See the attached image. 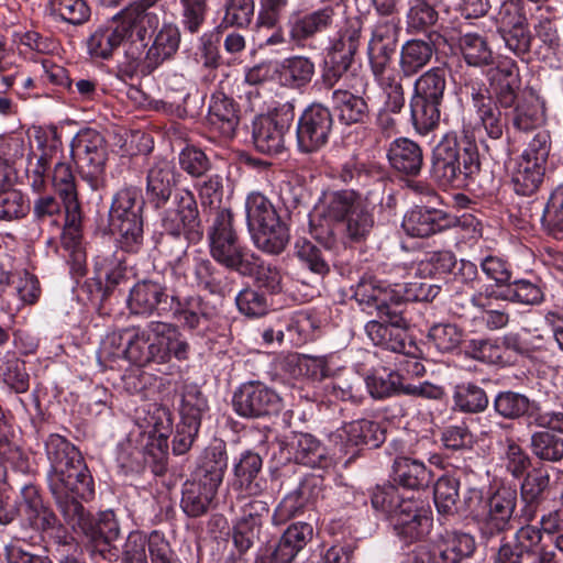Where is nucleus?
Returning <instances> with one entry per match:
<instances>
[{
	"instance_id": "c85d7f7f",
	"label": "nucleus",
	"mask_w": 563,
	"mask_h": 563,
	"mask_svg": "<svg viewBox=\"0 0 563 563\" xmlns=\"http://www.w3.org/2000/svg\"><path fill=\"white\" fill-rule=\"evenodd\" d=\"M176 294L174 289H168L163 277L145 278L130 289L126 305L135 316L167 317L173 312Z\"/></svg>"
},
{
	"instance_id": "bb28decb",
	"label": "nucleus",
	"mask_w": 563,
	"mask_h": 563,
	"mask_svg": "<svg viewBox=\"0 0 563 563\" xmlns=\"http://www.w3.org/2000/svg\"><path fill=\"white\" fill-rule=\"evenodd\" d=\"M386 427L383 422L361 418L345 423L335 435V448L346 456L345 464L354 462L362 452L379 448L386 441Z\"/></svg>"
},
{
	"instance_id": "39448f33",
	"label": "nucleus",
	"mask_w": 563,
	"mask_h": 563,
	"mask_svg": "<svg viewBox=\"0 0 563 563\" xmlns=\"http://www.w3.org/2000/svg\"><path fill=\"white\" fill-rule=\"evenodd\" d=\"M336 177L351 189L329 194L324 218L339 228L345 250V245L364 244L374 230L375 208L358 191L371 185L374 173L366 163L350 158L340 166Z\"/></svg>"
},
{
	"instance_id": "f03ea898",
	"label": "nucleus",
	"mask_w": 563,
	"mask_h": 563,
	"mask_svg": "<svg viewBox=\"0 0 563 563\" xmlns=\"http://www.w3.org/2000/svg\"><path fill=\"white\" fill-rule=\"evenodd\" d=\"M336 16V8L332 4L294 11L287 16L285 29L266 36L260 47L287 44L298 49L314 48L313 43L320 36L336 27L329 37L321 66L322 84L332 89L353 66L364 29L360 15L346 16L340 26Z\"/></svg>"
},
{
	"instance_id": "393cba45",
	"label": "nucleus",
	"mask_w": 563,
	"mask_h": 563,
	"mask_svg": "<svg viewBox=\"0 0 563 563\" xmlns=\"http://www.w3.org/2000/svg\"><path fill=\"white\" fill-rule=\"evenodd\" d=\"M280 454L285 459L282 467L276 466L273 475H286L296 465L311 468H328L332 459L327 446L316 435L308 432H292L280 442Z\"/></svg>"
},
{
	"instance_id": "1a4fd4ad",
	"label": "nucleus",
	"mask_w": 563,
	"mask_h": 563,
	"mask_svg": "<svg viewBox=\"0 0 563 563\" xmlns=\"http://www.w3.org/2000/svg\"><path fill=\"white\" fill-rule=\"evenodd\" d=\"M140 333L130 343V354L139 367L162 365L165 369L159 371L172 375L180 369L173 361L184 363L190 358L191 344L177 323L150 321Z\"/></svg>"
},
{
	"instance_id": "f704fd0d",
	"label": "nucleus",
	"mask_w": 563,
	"mask_h": 563,
	"mask_svg": "<svg viewBox=\"0 0 563 563\" xmlns=\"http://www.w3.org/2000/svg\"><path fill=\"white\" fill-rule=\"evenodd\" d=\"M476 550L475 537L457 529L440 532L429 548L433 563H462L471 559Z\"/></svg>"
},
{
	"instance_id": "a211bd4d",
	"label": "nucleus",
	"mask_w": 563,
	"mask_h": 563,
	"mask_svg": "<svg viewBox=\"0 0 563 563\" xmlns=\"http://www.w3.org/2000/svg\"><path fill=\"white\" fill-rule=\"evenodd\" d=\"M195 183L194 187L198 192L201 205L208 208L206 235L209 245V252L216 244L221 242L222 234L229 230L239 234L235 223L234 213L231 208L222 207L224 195V178L220 174L206 175Z\"/></svg>"
},
{
	"instance_id": "338daca9",
	"label": "nucleus",
	"mask_w": 563,
	"mask_h": 563,
	"mask_svg": "<svg viewBox=\"0 0 563 563\" xmlns=\"http://www.w3.org/2000/svg\"><path fill=\"white\" fill-rule=\"evenodd\" d=\"M459 46L468 66L486 67L494 64V53L485 36L472 32L462 34Z\"/></svg>"
},
{
	"instance_id": "69168bd1",
	"label": "nucleus",
	"mask_w": 563,
	"mask_h": 563,
	"mask_svg": "<svg viewBox=\"0 0 563 563\" xmlns=\"http://www.w3.org/2000/svg\"><path fill=\"white\" fill-rule=\"evenodd\" d=\"M445 90L446 70L444 67L435 66L416 79L411 96L443 103Z\"/></svg>"
},
{
	"instance_id": "9b49d317",
	"label": "nucleus",
	"mask_w": 563,
	"mask_h": 563,
	"mask_svg": "<svg viewBox=\"0 0 563 563\" xmlns=\"http://www.w3.org/2000/svg\"><path fill=\"white\" fill-rule=\"evenodd\" d=\"M222 234L210 252L211 257L229 271L236 272L244 277H253V287L273 299L282 292V274L279 269L266 264L253 253L243 242L240 234L230 230Z\"/></svg>"
},
{
	"instance_id": "864d4df0",
	"label": "nucleus",
	"mask_w": 563,
	"mask_h": 563,
	"mask_svg": "<svg viewBox=\"0 0 563 563\" xmlns=\"http://www.w3.org/2000/svg\"><path fill=\"white\" fill-rule=\"evenodd\" d=\"M547 284L537 275L512 278L505 295L508 302L521 306H539L545 301Z\"/></svg>"
},
{
	"instance_id": "4468645a",
	"label": "nucleus",
	"mask_w": 563,
	"mask_h": 563,
	"mask_svg": "<svg viewBox=\"0 0 563 563\" xmlns=\"http://www.w3.org/2000/svg\"><path fill=\"white\" fill-rule=\"evenodd\" d=\"M377 320H371L365 325V332L374 345L384 350L402 354L408 361L409 373L423 375L424 366L418 361L420 347L408 333V322L404 317V302H391L385 310L378 312Z\"/></svg>"
},
{
	"instance_id": "5701e85b",
	"label": "nucleus",
	"mask_w": 563,
	"mask_h": 563,
	"mask_svg": "<svg viewBox=\"0 0 563 563\" xmlns=\"http://www.w3.org/2000/svg\"><path fill=\"white\" fill-rule=\"evenodd\" d=\"M295 103H278L266 114L255 117L252 122V140L255 148L266 155H278L285 151V135L295 120Z\"/></svg>"
},
{
	"instance_id": "a878e982",
	"label": "nucleus",
	"mask_w": 563,
	"mask_h": 563,
	"mask_svg": "<svg viewBox=\"0 0 563 563\" xmlns=\"http://www.w3.org/2000/svg\"><path fill=\"white\" fill-rule=\"evenodd\" d=\"M233 411L245 419H265L277 416L284 408L283 398L260 380L241 384L232 396Z\"/></svg>"
},
{
	"instance_id": "79ce46f5",
	"label": "nucleus",
	"mask_w": 563,
	"mask_h": 563,
	"mask_svg": "<svg viewBox=\"0 0 563 563\" xmlns=\"http://www.w3.org/2000/svg\"><path fill=\"white\" fill-rule=\"evenodd\" d=\"M394 484L408 490H420L427 488L432 479L433 473L423 461L407 455H397L391 465Z\"/></svg>"
},
{
	"instance_id": "4c0bfd02",
	"label": "nucleus",
	"mask_w": 563,
	"mask_h": 563,
	"mask_svg": "<svg viewBox=\"0 0 563 563\" xmlns=\"http://www.w3.org/2000/svg\"><path fill=\"white\" fill-rule=\"evenodd\" d=\"M240 104L222 91L210 97L207 123L212 132L223 139H233L240 124Z\"/></svg>"
},
{
	"instance_id": "aec40b11",
	"label": "nucleus",
	"mask_w": 563,
	"mask_h": 563,
	"mask_svg": "<svg viewBox=\"0 0 563 563\" xmlns=\"http://www.w3.org/2000/svg\"><path fill=\"white\" fill-rule=\"evenodd\" d=\"M496 29L509 52L527 64L532 60L533 34L523 0H505L501 3L496 16Z\"/></svg>"
},
{
	"instance_id": "052dcab7",
	"label": "nucleus",
	"mask_w": 563,
	"mask_h": 563,
	"mask_svg": "<svg viewBox=\"0 0 563 563\" xmlns=\"http://www.w3.org/2000/svg\"><path fill=\"white\" fill-rule=\"evenodd\" d=\"M222 14L217 25L222 30L229 27L247 29L255 18V0H218Z\"/></svg>"
},
{
	"instance_id": "ea45409f",
	"label": "nucleus",
	"mask_w": 563,
	"mask_h": 563,
	"mask_svg": "<svg viewBox=\"0 0 563 563\" xmlns=\"http://www.w3.org/2000/svg\"><path fill=\"white\" fill-rule=\"evenodd\" d=\"M386 156L391 169L402 177H417L422 170V147L411 139L400 136L393 140Z\"/></svg>"
},
{
	"instance_id": "cd10ccee",
	"label": "nucleus",
	"mask_w": 563,
	"mask_h": 563,
	"mask_svg": "<svg viewBox=\"0 0 563 563\" xmlns=\"http://www.w3.org/2000/svg\"><path fill=\"white\" fill-rule=\"evenodd\" d=\"M143 40L135 76L152 75L166 60L172 59L180 45V31L176 23L164 21Z\"/></svg>"
},
{
	"instance_id": "680f3d73",
	"label": "nucleus",
	"mask_w": 563,
	"mask_h": 563,
	"mask_svg": "<svg viewBox=\"0 0 563 563\" xmlns=\"http://www.w3.org/2000/svg\"><path fill=\"white\" fill-rule=\"evenodd\" d=\"M540 223L547 235L563 240V181L550 191Z\"/></svg>"
},
{
	"instance_id": "2eb2a0df",
	"label": "nucleus",
	"mask_w": 563,
	"mask_h": 563,
	"mask_svg": "<svg viewBox=\"0 0 563 563\" xmlns=\"http://www.w3.org/2000/svg\"><path fill=\"white\" fill-rule=\"evenodd\" d=\"M180 328L191 334L206 339L210 352L221 353L229 343L225 329L213 333L216 307L200 295L179 296L176 294L174 309L170 314Z\"/></svg>"
},
{
	"instance_id": "a19ab883",
	"label": "nucleus",
	"mask_w": 563,
	"mask_h": 563,
	"mask_svg": "<svg viewBox=\"0 0 563 563\" xmlns=\"http://www.w3.org/2000/svg\"><path fill=\"white\" fill-rule=\"evenodd\" d=\"M228 462L227 443L221 439H213L200 453L192 477L219 488L228 470Z\"/></svg>"
},
{
	"instance_id": "5fc2aeb1",
	"label": "nucleus",
	"mask_w": 563,
	"mask_h": 563,
	"mask_svg": "<svg viewBox=\"0 0 563 563\" xmlns=\"http://www.w3.org/2000/svg\"><path fill=\"white\" fill-rule=\"evenodd\" d=\"M444 0H410L406 12V30L409 34L426 33L429 35L431 29L439 21L437 8Z\"/></svg>"
},
{
	"instance_id": "6ab92c4d",
	"label": "nucleus",
	"mask_w": 563,
	"mask_h": 563,
	"mask_svg": "<svg viewBox=\"0 0 563 563\" xmlns=\"http://www.w3.org/2000/svg\"><path fill=\"white\" fill-rule=\"evenodd\" d=\"M518 489L516 485L500 484L486 497L482 517L477 519L478 533L482 541L488 543L512 528V521L518 518Z\"/></svg>"
},
{
	"instance_id": "de8ad7c7",
	"label": "nucleus",
	"mask_w": 563,
	"mask_h": 563,
	"mask_svg": "<svg viewBox=\"0 0 563 563\" xmlns=\"http://www.w3.org/2000/svg\"><path fill=\"white\" fill-rule=\"evenodd\" d=\"M162 0H134L118 11V16L123 18L134 30L137 40L143 41L146 35L159 26V15L155 11Z\"/></svg>"
},
{
	"instance_id": "f257e3e1",
	"label": "nucleus",
	"mask_w": 563,
	"mask_h": 563,
	"mask_svg": "<svg viewBox=\"0 0 563 563\" xmlns=\"http://www.w3.org/2000/svg\"><path fill=\"white\" fill-rule=\"evenodd\" d=\"M49 463L47 485L66 525L85 539L89 555L108 562L151 563V548L162 531L133 530L122 549L113 544L120 537V525L113 510L92 515L85 504L96 495L95 479L80 450L65 437L52 433L45 440Z\"/></svg>"
},
{
	"instance_id": "49530a36",
	"label": "nucleus",
	"mask_w": 563,
	"mask_h": 563,
	"mask_svg": "<svg viewBox=\"0 0 563 563\" xmlns=\"http://www.w3.org/2000/svg\"><path fill=\"white\" fill-rule=\"evenodd\" d=\"M353 298L362 307V310L376 314L391 302H402L393 291H387L379 285V280L369 274H364L353 289Z\"/></svg>"
},
{
	"instance_id": "8fccbe9b",
	"label": "nucleus",
	"mask_w": 563,
	"mask_h": 563,
	"mask_svg": "<svg viewBox=\"0 0 563 563\" xmlns=\"http://www.w3.org/2000/svg\"><path fill=\"white\" fill-rule=\"evenodd\" d=\"M249 232L256 249L269 255L282 254L290 240V229L283 217Z\"/></svg>"
},
{
	"instance_id": "c9c22d12",
	"label": "nucleus",
	"mask_w": 563,
	"mask_h": 563,
	"mask_svg": "<svg viewBox=\"0 0 563 563\" xmlns=\"http://www.w3.org/2000/svg\"><path fill=\"white\" fill-rule=\"evenodd\" d=\"M263 459L253 450H245L232 464L234 490L246 495L260 496L266 489V479L262 475Z\"/></svg>"
},
{
	"instance_id": "4d7b16f0",
	"label": "nucleus",
	"mask_w": 563,
	"mask_h": 563,
	"mask_svg": "<svg viewBox=\"0 0 563 563\" xmlns=\"http://www.w3.org/2000/svg\"><path fill=\"white\" fill-rule=\"evenodd\" d=\"M442 106L437 101L410 97V121L418 134L424 136L439 128Z\"/></svg>"
},
{
	"instance_id": "7c9ffc66",
	"label": "nucleus",
	"mask_w": 563,
	"mask_h": 563,
	"mask_svg": "<svg viewBox=\"0 0 563 563\" xmlns=\"http://www.w3.org/2000/svg\"><path fill=\"white\" fill-rule=\"evenodd\" d=\"M472 221V217L460 220L456 216L442 209L429 206H415L405 213L401 228L410 238L428 239L451 230L460 225L461 222L468 224Z\"/></svg>"
},
{
	"instance_id": "f3484780",
	"label": "nucleus",
	"mask_w": 563,
	"mask_h": 563,
	"mask_svg": "<svg viewBox=\"0 0 563 563\" xmlns=\"http://www.w3.org/2000/svg\"><path fill=\"white\" fill-rule=\"evenodd\" d=\"M70 156L81 179L92 190L104 186L108 146L99 131L92 128L80 129L70 142Z\"/></svg>"
},
{
	"instance_id": "a18cd8bd",
	"label": "nucleus",
	"mask_w": 563,
	"mask_h": 563,
	"mask_svg": "<svg viewBox=\"0 0 563 563\" xmlns=\"http://www.w3.org/2000/svg\"><path fill=\"white\" fill-rule=\"evenodd\" d=\"M217 487L191 477L181 488L180 508L189 518H199L216 506Z\"/></svg>"
},
{
	"instance_id": "58836bf2",
	"label": "nucleus",
	"mask_w": 563,
	"mask_h": 563,
	"mask_svg": "<svg viewBox=\"0 0 563 563\" xmlns=\"http://www.w3.org/2000/svg\"><path fill=\"white\" fill-rule=\"evenodd\" d=\"M196 233L197 235L192 239L185 235L180 241L176 239H168L165 244L164 241L161 240L162 232H154L153 234L155 249H157L159 253L173 257V260L168 261L167 267L172 277L178 283H187V251L190 245H196L203 240V224H199V230Z\"/></svg>"
},
{
	"instance_id": "2f4dec72",
	"label": "nucleus",
	"mask_w": 563,
	"mask_h": 563,
	"mask_svg": "<svg viewBox=\"0 0 563 563\" xmlns=\"http://www.w3.org/2000/svg\"><path fill=\"white\" fill-rule=\"evenodd\" d=\"M390 526L405 543L423 541L433 527L432 509L421 499L407 498L398 514L391 517Z\"/></svg>"
},
{
	"instance_id": "f8f14e48",
	"label": "nucleus",
	"mask_w": 563,
	"mask_h": 563,
	"mask_svg": "<svg viewBox=\"0 0 563 563\" xmlns=\"http://www.w3.org/2000/svg\"><path fill=\"white\" fill-rule=\"evenodd\" d=\"M142 189L135 185H123L111 198L108 212V229L117 246L136 254L144 244V207Z\"/></svg>"
},
{
	"instance_id": "dca6fc26",
	"label": "nucleus",
	"mask_w": 563,
	"mask_h": 563,
	"mask_svg": "<svg viewBox=\"0 0 563 563\" xmlns=\"http://www.w3.org/2000/svg\"><path fill=\"white\" fill-rule=\"evenodd\" d=\"M416 275L423 279L442 280L449 290L462 286L475 288L481 283L478 266L468 260H457L450 250L430 251L416 263Z\"/></svg>"
},
{
	"instance_id": "20e7f679",
	"label": "nucleus",
	"mask_w": 563,
	"mask_h": 563,
	"mask_svg": "<svg viewBox=\"0 0 563 563\" xmlns=\"http://www.w3.org/2000/svg\"><path fill=\"white\" fill-rule=\"evenodd\" d=\"M180 173L167 159H157L146 169L145 194L147 207L161 211L158 230L164 244L168 239L180 241L183 236L197 235L202 219L198 201L189 188H178Z\"/></svg>"
},
{
	"instance_id": "ddd939ff",
	"label": "nucleus",
	"mask_w": 563,
	"mask_h": 563,
	"mask_svg": "<svg viewBox=\"0 0 563 563\" xmlns=\"http://www.w3.org/2000/svg\"><path fill=\"white\" fill-rule=\"evenodd\" d=\"M125 253L119 247L114 252L96 255L92 258V275L79 287L81 299L100 317L111 314L114 292L129 279Z\"/></svg>"
},
{
	"instance_id": "e433bc0d",
	"label": "nucleus",
	"mask_w": 563,
	"mask_h": 563,
	"mask_svg": "<svg viewBox=\"0 0 563 563\" xmlns=\"http://www.w3.org/2000/svg\"><path fill=\"white\" fill-rule=\"evenodd\" d=\"M443 36L439 32H431L428 40L411 38L406 41L399 51V74L402 78H410L420 73L432 59L437 45Z\"/></svg>"
},
{
	"instance_id": "412c9836",
	"label": "nucleus",
	"mask_w": 563,
	"mask_h": 563,
	"mask_svg": "<svg viewBox=\"0 0 563 563\" xmlns=\"http://www.w3.org/2000/svg\"><path fill=\"white\" fill-rule=\"evenodd\" d=\"M335 128L331 109L313 101L298 115L295 135L297 152L313 155L322 151L330 142Z\"/></svg>"
},
{
	"instance_id": "37998d69",
	"label": "nucleus",
	"mask_w": 563,
	"mask_h": 563,
	"mask_svg": "<svg viewBox=\"0 0 563 563\" xmlns=\"http://www.w3.org/2000/svg\"><path fill=\"white\" fill-rule=\"evenodd\" d=\"M316 76V63L310 56L291 55L278 60V85L305 91Z\"/></svg>"
},
{
	"instance_id": "09e8293b",
	"label": "nucleus",
	"mask_w": 563,
	"mask_h": 563,
	"mask_svg": "<svg viewBox=\"0 0 563 563\" xmlns=\"http://www.w3.org/2000/svg\"><path fill=\"white\" fill-rule=\"evenodd\" d=\"M140 332L141 328L137 327L107 334L98 351L99 362L109 368H113L121 360L137 366V362L130 354V343L134 342L136 334H141Z\"/></svg>"
},
{
	"instance_id": "3c124183",
	"label": "nucleus",
	"mask_w": 563,
	"mask_h": 563,
	"mask_svg": "<svg viewBox=\"0 0 563 563\" xmlns=\"http://www.w3.org/2000/svg\"><path fill=\"white\" fill-rule=\"evenodd\" d=\"M365 386L373 399L384 400L405 395L406 379L398 371L379 367L367 373Z\"/></svg>"
},
{
	"instance_id": "13d9d810",
	"label": "nucleus",
	"mask_w": 563,
	"mask_h": 563,
	"mask_svg": "<svg viewBox=\"0 0 563 563\" xmlns=\"http://www.w3.org/2000/svg\"><path fill=\"white\" fill-rule=\"evenodd\" d=\"M0 383L14 394H24L30 388L26 362L14 352H8L0 360Z\"/></svg>"
},
{
	"instance_id": "b1692460",
	"label": "nucleus",
	"mask_w": 563,
	"mask_h": 563,
	"mask_svg": "<svg viewBox=\"0 0 563 563\" xmlns=\"http://www.w3.org/2000/svg\"><path fill=\"white\" fill-rule=\"evenodd\" d=\"M36 148L27 154L25 175L29 186L41 194L49 177L54 159L63 154L62 135L57 126H38L34 130Z\"/></svg>"
},
{
	"instance_id": "423d86ee",
	"label": "nucleus",
	"mask_w": 563,
	"mask_h": 563,
	"mask_svg": "<svg viewBox=\"0 0 563 563\" xmlns=\"http://www.w3.org/2000/svg\"><path fill=\"white\" fill-rule=\"evenodd\" d=\"M430 162V176L439 187L488 192L479 179L481 154L473 134L445 132L432 147Z\"/></svg>"
},
{
	"instance_id": "4be33fe9",
	"label": "nucleus",
	"mask_w": 563,
	"mask_h": 563,
	"mask_svg": "<svg viewBox=\"0 0 563 563\" xmlns=\"http://www.w3.org/2000/svg\"><path fill=\"white\" fill-rule=\"evenodd\" d=\"M493 412L504 422H518L547 429L552 419L560 416L543 411L541 404L527 394L514 389H500L492 397Z\"/></svg>"
},
{
	"instance_id": "774afa93",
	"label": "nucleus",
	"mask_w": 563,
	"mask_h": 563,
	"mask_svg": "<svg viewBox=\"0 0 563 563\" xmlns=\"http://www.w3.org/2000/svg\"><path fill=\"white\" fill-rule=\"evenodd\" d=\"M439 441L444 452L451 455L471 452L476 443L475 435L464 421L443 427L439 433Z\"/></svg>"
},
{
	"instance_id": "7ed1b4c3",
	"label": "nucleus",
	"mask_w": 563,
	"mask_h": 563,
	"mask_svg": "<svg viewBox=\"0 0 563 563\" xmlns=\"http://www.w3.org/2000/svg\"><path fill=\"white\" fill-rule=\"evenodd\" d=\"M495 91L493 102L475 113L486 135L499 140L510 126L516 132H531L545 122V108L532 92L521 89L519 67L515 60L499 63L489 75Z\"/></svg>"
},
{
	"instance_id": "e2e57ef3",
	"label": "nucleus",
	"mask_w": 563,
	"mask_h": 563,
	"mask_svg": "<svg viewBox=\"0 0 563 563\" xmlns=\"http://www.w3.org/2000/svg\"><path fill=\"white\" fill-rule=\"evenodd\" d=\"M115 465L124 476H140L148 467L146 453L131 439H124L115 448Z\"/></svg>"
},
{
	"instance_id": "9d476101",
	"label": "nucleus",
	"mask_w": 563,
	"mask_h": 563,
	"mask_svg": "<svg viewBox=\"0 0 563 563\" xmlns=\"http://www.w3.org/2000/svg\"><path fill=\"white\" fill-rule=\"evenodd\" d=\"M85 52L92 63L110 62L123 46L122 60L117 65L115 77L122 81L135 77V65L140 63L143 41L118 12L110 19L93 25L84 41Z\"/></svg>"
},
{
	"instance_id": "6e6552de",
	"label": "nucleus",
	"mask_w": 563,
	"mask_h": 563,
	"mask_svg": "<svg viewBox=\"0 0 563 563\" xmlns=\"http://www.w3.org/2000/svg\"><path fill=\"white\" fill-rule=\"evenodd\" d=\"M511 537H503L497 548L492 549L493 563H560L558 553L547 543L563 532V507L541 516L539 526L533 521H518Z\"/></svg>"
},
{
	"instance_id": "473e14b6",
	"label": "nucleus",
	"mask_w": 563,
	"mask_h": 563,
	"mask_svg": "<svg viewBox=\"0 0 563 563\" xmlns=\"http://www.w3.org/2000/svg\"><path fill=\"white\" fill-rule=\"evenodd\" d=\"M520 482L518 498L520 508L518 521H534L541 507L550 500L552 493L551 475L544 465L532 467Z\"/></svg>"
},
{
	"instance_id": "c756f323",
	"label": "nucleus",
	"mask_w": 563,
	"mask_h": 563,
	"mask_svg": "<svg viewBox=\"0 0 563 563\" xmlns=\"http://www.w3.org/2000/svg\"><path fill=\"white\" fill-rule=\"evenodd\" d=\"M341 246L332 233L327 236L318 235L316 241L299 238L294 246L295 257L301 267L323 278L330 274L331 267H343L344 261L338 255Z\"/></svg>"
},
{
	"instance_id": "0e129e2a",
	"label": "nucleus",
	"mask_w": 563,
	"mask_h": 563,
	"mask_svg": "<svg viewBox=\"0 0 563 563\" xmlns=\"http://www.w3.org/2000/svg\"><path fill=\"white\" fill-rule=\"evenodd\" d=\"M192 274L198 288L211 295H224L227 290V275L218 268L210 260L195 257Z\"/></svg>"
},
{
	"instance_id": "6e6d98bb",
	"label": "nucleus",
	"mask_w": 563,
	"mask_h": 563,
	"mask_svg": "<svg viewBox=\"0 0 563 563\" xmlns=\"http://www.w3.org/2000/svg\"><path fill=\"white\" fill-rule=\"evenodd\" d=\"M545 165L518 157L511 175V184L517 195L529 197L536 194L544 180Z\"/></svg>"
},
{
	"instance_id": "c03bdc74",
	"label": "nucleus",
	"mask_w": 563,
	"mask_h": 563,
	"mask_svg": "<svg viewBox=\"0 0 563 563\" xmlns=\"http://www.w3.org/2000/svg\"><path fill=\"white\" fill-rule=\"evenodd\" d=\"M332 113L341 124H365L371 110L365 97L347 89H334L331 95Z\"/></svg>"
},
{
	"instance_id": "72a5a7b5",
	"label": "nucleus",
	"mask_w": 563,
	"mask_h": 563,
	"mask_svg": "<svg viewBox=\"0 0 563 563\" xmlns=\"http://www.w3.org/2000/svg\"><path fill=\"white\" fill-rule=\"evenodd\" d=\"M21 525L37 533H47L57 529L60 521L52 508L49 501L45 500L41 489L32 484L24 485L21 489Z\"/></svg>"
},
{
	"instance_id": "603ef678",
	"label": "nucleus",
	"mask_w": 563,
	"mask_h": 563,
	"mask_svg": "<svg viewBox=\"0 0 563 563\" xmlns=\"http://www.w3.org/2000/svg\"><path fill=\"white\" fill-rule=\"evenodd\" d=\"M492 399L485 388L476 382H462L453 387L452 410L478 415L485 412Z\"/></svg>"
},
{
	"instance_id": "0eeeda50",
	"label": "nucleus",
	"mask_w": 563,
	"mask_h": 563,
	"mask_svg": "<svg viewBox=\"0 0 563 563\" xmlns=\"http://www.w3.org/2000/svg\"><path fill=\"white\" fill-rule=\"evenodd\" d=\"M262 527L235 519L231 528L232 551L223 563H250L247 552L260 540ZM310 523L298 521L290 525L277 541L261 544L252 563H290L312 539Z\"/></svg>"
},
{
	"instance_id": "bf43d9fd",
	"label": "nucleus",
	"mask_w": 563,
	"mask_h": 563,
	"mask_svg": "<svg viewBox=\"0 0 563 563\" xmlns=\"http://www.w3.org/2000/svg\"><path fill=\"white\" fill-rule=\"evenodd\" d=\"M207 396L197 384H185L179 406V420L201 428L203 416L209 411Z\"/></svg>"
}]
</instances>
